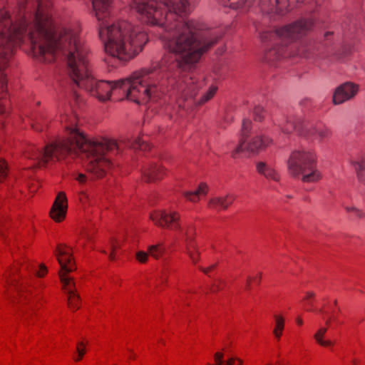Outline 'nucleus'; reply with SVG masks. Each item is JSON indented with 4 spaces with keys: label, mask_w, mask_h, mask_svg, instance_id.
<instances>
[{
    "label": "nucleus",
    "mask_w": 365,
    "mask_h": 365,
    "mask_svg": "<svg viewBox=\"0 0 365 365\" xmlns=\"http://www.w3.org/2000/svg\"><path fill=\"white\" fill-rule=\"evenodd\" d=\"M229 6L233 9H241L243 10V0H240L237 2H231Z\"/></svg>",
    "instance_id": "nucleus-37"
},
{
    "label": "nucleus",
    "mask_w": 365,
    "mask_h": 365,
    "mask_svg": "<svg viewBox=\"0 0 365 365\" xmlns=\"http://www.w3.org/2000/svg\"><path fill=\"white\" fill-rule=\"evenodd\" d=\"M260 279H261V273H259L258 276L254 279H252L250 277H248L247 279V283H246V289H250V284H251L252 280H253V281L256 282L257 284H259L260 282Z\"/></svg>",
    "instance_id": "nucleus-36"
},
{
    "label": "nucleus",
    "mask_w": 365,
    "mask_h": 365,
    "mask_svg": "<svg viewBox=\"0 0 365 365\" xmlns=\"http://www.w3.org/2000/svg\"><path fill=\"white\" fill-rule=\"evenodd\" d=\"M150 217L156 225L179 232L185 242L187 254L195 264L198 259L199 252L193 242V228L191 226H187L186 228L182 227L180 214L176 211L160 210L151 213Z\"/></svg>",
    "instance_id": "nucleus-3"
},
{
    "label": "nucleus",
    "mask_w": 365,
    "mask_h": 365,
    "mask_svg": "<svg viewBox=\"0 0 365 365\" xmlns=\"http://www.w3.org/2000/svg\"><path fill=\"white\" fill-rule=\"evenodd\" d=\"M331 34H332V32H327L325 34V37L327 38V37H328V36L331 35Z\"/></svg>",
    "instance_id": "nucleus-46"
},
{
    "label": "nucleus",
    "mask_w": 365,
    "mask_h": 365,
    "mask_svg": "<svg viewBox=\"0 0 365 365\" xmlns=\"http://www.w3.org/2000/svg\"><path fill=\"white\" fill-rule=\"evenodd\" d=\"M314 297V293L312 292H309L307 293L306 297L304 298V300L307 301V305L309 307V308L307 309L308 311H313L312 309V303L309 300L311 298H313Z\"/></svg>",
    "instance_id": "nucleus-35"
},
{
    "label": "nucleus",
    "mask_w": 365,
    "mask_h": 365,
    "mask_svg": "<svg viewBox=\"0 0 365 365\" xmlns=\"http://www.w3.org/2000/svg\"><path fill=\"white\" fill-rule=\"evenodd\" d=\"M217 87L216 86H211L208 91L205 93L199 100H195V103L197 105H202L210 101L216 93Z\"/></svg>",
    "instance_id": "nucleus-22"
},
{
    "label": "nucleus",
    "mask_w": 365,
    "mask_h": 365,
    "mask_svg": "<svg viewBox=\"0 0 365 365\" xmlns=\"http://www.w3.org/2000/svg\"><path fill=\"white\" fill-rule=\"evenodd\" d=\"M131 357L134 359L135 357V355H131Z\"/></svg>",
    "instance_id": "nucleus-51"
},
{
    "label": "nucleus",
    "mask_w": 365,
    "mask_h": 365,
    "mask_svg": "<svg viewBox=\"0 0 365 365\" xmlns=\"http://www.w3.org/2000/svg\"><path fill=\"white\" fill-rule=\"evenodd\" d=\"M358 180L365 184V155H361L351 160Z\"/></svg>",
    "instance_id": "nucleus-16"
},
{
    "label": "nucleus",
    "mask_w": 365,
    "mask_h": 365,
    "mask_svg": "<svg viewBox=\"0 0 365 365\" xmlns=\"http://www.w3.org/2000/svg\"><path fill=\"white\" fill-rule=\"evenodd\" d=\"M101 252L105 253V254L106 253V252L104 250H101Z\"/></svg>",
    "instance_id": "nucleus-50"
},
{
    "label": "nucleus",
    "mask_w": 365,
    "mask_h": 365,
    "mask_svg": "<svg viewBox=\"0 0 365 365\" xmlns=\"http://www.w3.org/2000/svg\"><path fill=\"white\" fill-rule=\"evenodd\" d=\"M47 121L45 120L44 116L40 115L32 123L31 126L36 131L43 130V126L46 125Z\"/></svg>",
    "instance_id": "nucleus-24"
},
{
    "label": "nucleus",
    "mask_w": 365,
    "mask_h": 365,
    "mask_svg": "<svg viewBox=\"0 0 365 365\" xmlns=\"http://www.w3.org/2000/svg\"><path fill=\"white\" fill-rule=\"evenodd\" d=\"M77 118L74 115H63L67 136L47 144L43 148H37L30 144L24 151L26 158L34 160L36 166H45L50 160H61L68 155L81 153L86 158V168L96 178L103 177L111 168L110 158L120 150L115 140L106 138L88 139L76 128Z\"/></svg>",
    "instance_id": "nucleus-1"
},
{
    "label": "nucleus",
    "mask_w": 365,
    "mask_h": 365,
    "mask_svg": "<svg viewBox=\"0 0 365 365\" xmlns=\"http://www.w3.org/2000/svg\"><path fill=\"white\" fill-rule=\"evenodd\" d=\"M313 26L312 20L303 18L274 31H264L262 38L265 40L267 35L269 34L277 36L282 39L294 41L306 35L312 29Z\"/></svg>",
    "instance_id": "nucleus-7"
},
{
    "label": "nucleus",
    "mask_w": 365,
    "mask_h": 365,
    "mask_svg": "<svg viewBox=\"0 0 365 365\" xmlns=\"http://www.w3.org/2000/svg\"><path fill=\"white\" fill-rule=\"evenodd\" d=\"M330 323H331V318H329L327 321H326V324L327 326H329L330 325Z\"/></svg>",
    "instance_id": "nucleus-45"
},
{
    "label": "nucleus",
    "mask_w": 365,
    "mask_h": 365,
    "mask_svg": "<svg viewBox=\"0 0 365 365\" xmlns=\"http://www.w3.org/2000/svg\"><path fill=\"white\" fill-rule=\"evenodd\" d=\"M296 322L299 325H302L303 324V321L301 318H297Z\"/></svg>",
    "instance_id": "nucleus-43"
},
{
    "label": "nucleus",
    "mask_w": 365,
    "mask_h": 365,
    "mask_svg": "<svg viewBox=\"0 0 365 365\" xmlns=\"http://www.w3.org/2000/svg\"><path fill=\"white\" fill-rule=\"evenodd\" d=\"M251 121L247 119V118H245L243 119L242 120V129H241V139H245L246 138L247 136V134L249 133L250 132V128H251Z\"/></svg>",
    "instance_id": "nucleus-25"
},
{
    "label": "nucleus",
    "mask_w": 365,
    "mask_h": 365,
    "mask_svg": "<svg viewBox=\"0 0 365 365\" xmlns=\"http://www.w3.org/2000/svg\"><path fill=\"white\" fill-rule=\"evenodd\" d=\"M264 32H262L261 34H260V38L262 40V41L263 42H267V41H272V40H279V41H287L285 42V44H287V42H289L291 41L290 40H287V39H282L280 38L279 36H272V35H267V37L265 38V40H263L262 38V35L264 34Z\"/></svg>",
    "instance_id": "nucleus-34"
},
{
    "label": "nucleus",
    "mask_w": 365,
    "mask_h": 365,
    "mask_svg": "<svg viewBox=\"0 0 365 365\" xmlns=\"http://www.w3.org/2000/svg\"><path fill=\"white\" fill-rule=\"evenodd\" d=\"M22 269L25 270H30V269L32 270V272L36 274L38 277H43L46 273L47 269L46 267L43 265H41L40 267V269L37 271L36 269L31 267L29 264L26 263L22 265Z\"/></svg>",
    "instance_id": "nucleus-26"
},
{
    "label": "nucleus",
    "mask_w": 365,
    "mask_h": 365,
    "mask_svg": "<svg viewBox=\"0 0 365 365\" xmlns=\"http://www.w3.org/2000/svg\"><path fill=\"white\" fill-rule=\"evenodd\" d=\"M165 248L163 243H158L148 246V252L144 251H139L136 253V259L141 263H145L148 259V255L158 259L165 253Z\"/></svg>",
    "instance_id": "nucleus-12"
},
{
    "label": "nucleus",
    "mask_w": 365,
    "mask_h": 365,
    "mask_svg": "<svg viewBox=\"0 0 365 365\" xmlns=\"http://www.w3.org/2000/svg\"><path fill=\"white\" fill-rule=\"evenodd\" d=\"M207 192V186L205 183H200L198 187L193 191L183 192V196L189 201L197 202L201 195H205Z\"/></svg>",
    "instance_id": "nucleus-17"
},
{
    "label": "nucleus",
    "mask_w": 365,
    "mask_h": 365,
    "mask_svg": "<svg viewBox=\"0 0 365 365\" xmlns=\"http://www.w3.org/2000/svg\"><path fill=\"white\" fill-rule=\"evenodd\" d=\"M7 283L9 284L11 286H13L15 289L16 290L18 294L19 295V297L21 300L24 298L26 299V297H24V289L25 286L24 283H19L18 279L16 278L7 279Z\"/></svg>",
    "instance_id": "nucleus-23"
},
{
    "label": "nucleus",
    "mask_w": 365,
    "mask_h": 365,
    "mask_svg": "<svg viewBox=\"0 0 365 365\" xmlns=\"http://www.w3.org/2000/svg\"><path fill=\"white\" fill-rule=\"evenodd\" d=\"M6 81L4 76L1 77L0 81V115L4 117L7 114L6 106Z\"/></svg>",
    "instance_id": "nucleus-18"
},
{
    "label": "nucleus",
    "mask_w": 365,
    "mask_h": 365,
    "mask_svg": "<svg viewBox=\"0 0 365 365\" xmlns=\"http://www.w3.org/2000/svg\"><path fill=\"white\" fill-rule=\"evenodd\" d=\"M73 98L75 99V101H78V95L77 94V93H76V92H75V91L73 92Z\"/></svg>",
    "instance_id": "nucleus-42"
},
{
    "label": "nucleus",
    "mask_w": 365,
    "mask_h": 365,
    "mask_svg": "<svg viewBox=\"0 0 365 365\" xmlns=\"http://www.w3.org/2000/svg\"><path fill=\"white\" fill-rule=\"evenodd\" d=\"M264 109L261 106H255L253 110L255 120L260 121L263 118Z\"/></svg>",
    "instance_id": "nucleus-30"
},
{
    "label": "nucleus",
    "mask_w": 365,
    "mask_h": 365,
    "mask_svg": "<svg viewBox=\"0 0 365 365\" xmlns=\"http://www.w3.org/2000/svg\"><path fill=\"white\" fill-rule=\"evenodd\" d=\"M274 319H275V328H274V329L283 330V329H284V321L283 317H281V316L275 315L274 316Z\"/></svg>",
    "instance_id": "nucleus-33"
},
{
    "label": "nucleus",
    "mask_w": 365,
    "mask_h": 365,
    "mask_svg": "<svg viewBox=\"0 0 365 365\" xmlns=\"http://www.w3.org/2000/svg\"><path fill=\"white\" fill-rule=\"evenodd\" d=\"M351 363L353 364V365H356L357 363V361L354 359H352Z\"/></svg>",
    "instance_id": "nucleus-47"
},
{
    "label": "nucleus",
    "mask_w": 365,
    "mask_h": 365,
    "mask_svg": "<svg viewBox=\"0 0 365 365\" xmlns=\"http://www.w3.org/2000/svg\"><path fill=\"white\" fill-rule=\"evenodd\" d=\"M113 0H92L99 22V37L106 53L121 61H128L142 50L148 41L146 34L138 26L125 20L110 22Z\"/></svg>",
    "instance_id": "nucleus-2"
},
{
    "label": "nucleus",
    "mask_w": 365,
    "mask_h": 365,
    "mask_svg": "<svg viewBox=\"0 0 365 365\" xmlns=\"http://www.w3.org/2000/svg\"><path fill=\"white\" fill-rule=\"evenodd\" d=\"M143 173L147 182H153L161 179L165 174V170L160 165L150 164L144 168Z\"/></svg>",
    "instance_id": "nucleus-14"
},
{
    "label": "nucleus",
    "mask_w": 365,
    "mask_h": 365,
    "mask_svg": "<svg viewBox=\"0 0 365 365\" xmlns=\"http://www.w3.org/2000/svg\"><path fill=\"white\" fill-rule=\"evenodd\" d=\"M56 255L61 266V271L59 273V276L63 289L68 295V306L71 309H78L80 297L75 289V282L73 278L66 275L67 273L75 269L71 249L63 245H58L56 248Z\"/></svg>",
    "instance_id": "nucleus-6"
},
{
    "label": "nucleus",
    "mask_w": 365,
    "mask_h": 365,
    "mask_svg": "<svg viewBox=\"0 0 365 365\" xmlns=\"http://www.w3.org/2000/svg\"><path fill=\"white\" fill-rule=\"evenodd\" d=\"M224 354L221 352H217L214 355L216 365H242V361L236 357H230L227 360L223 359Z\"/></svg>",
    "instance_id": "nucleus-19"
},
{
    "label": "nucleus",
    "mask_w": 365,
    "mask_h": 365,
    "mask_svg": "<svg viewBox=\"0 0 365 365\" xmlns=\"http://www.w3.org/2000/svg\"><path fill=\"white\" fill-rule=\"evenodd\" d=\"M327 331V327H321L317 330V331L314 334V338L317 344L322 346H331L334 344V342L331 340H325L324 339V335Z\"/></svg>",
    "instance_id": "nucleus-20"
},
{
    "label": "nucleus",
    "mask_w": 365,
    "mask_h": 365,
    "mask_svg": "<svg viewBox=\"0 0 365 365\" xmlns=\"http://www.w3.org/2000/svg\"><path fill=\"white\" fill-rule=\"evenodd\" d=\"M311 49V46H302L300 49H299L297 52V55L303 56L304 58H311L312 55L309 53V50Z\"/></svg>",
    "instance_id": "nucleus-32"
},
{
    "label": "nucleus",
    "mask_w": 365,
    "mask_h": 365,
    "mask_svg": "<svg viewBox=\"0 0 365 365\" xmlns=\"http://www.w3.org/2000/svg\"><path fill=\"white\" fill-rule=\"evenodd\" d=\"M273 332L275 336L277 339H279L282 335V330L274 329Z\"/></svg>",
    "instance_id": "nucleus-41"
},
{
    "label": "nucleus",
    "mask_w": 365,
    "mask_h": 365,
    "mask_svg": "<svg viewBox=\"0 0 365 365\" xmlns=\"http://www.w3.org/2000/svg\"><path fill=\"white\" fill-rule=\"evenodd\" d=\"M67 207L68 205L66 194L63 192H60L57 195L50 211L51 218L56 222L62 221L66 217Z\"/></svg>",
    "instance_id": "nucleus-10"
},
{
    "label": "nucleus",
    "mask_w": 365,
    "mask_h": 365,
    "mask_svg": "<svg viewBox=\"0 0 365 365\" xmlns=\"http://www.w3.org/2000/svg\"><path fill=\"white\" fill-rule=\"evenodd\" d=\"M126 145L134 150H146L150 148V145L147 142L140 138H135L133 140H128Z\"/></svg>",
    "instance_id": "nucleus-21"
},
{
    "label": "nucleus",
    "mask_w": 365,
    "mask_h": 365,
    "mask_svg": "<svg viewBox=\"0 0 365 365\" xmlns=\"http://www.w3.org/2000/svg\"><path fill=\"white\" fill-rule=\"evenodd\" d=\"M8 174V168L6 162L0 159V182L6 178Z\"/></svg>",
    "instance_id": "nucleus-29"
},
{
    "label": "nucleus",
    "mask_w": 365,
    "mask_h": 365,
    "mask_svg": "<svg viewBox=\"0 0 365 365\" xmlns=\"http://www.w3.org/2000/svg\"><path fill=\"white\" fill-rule=\"evenodd\" d=\"M86 344L84 342L81 341L77 344L76 352L78 353V357L74 358L76 361H80L86 353Z\"/></svg>",
    "instance_id": "nucleus-27"
},
{
    "label": "nucleus",
    "mask_w": 365,
    "mask_h": 365,
    "mask_svg": "<svg viewBox=\"0 0 365 365\" xmlns=\"http://www.w3.org/2000/svg\"><path fill=\"white\" fill-rule=\"evenodd\" d=\"M334 304L336 306L337 304V301L336 300H334Z\"/></svg>",
    "instance_id": "nucleus-49"
},
{
    "label": "nucleus",
    "mask_w": 365,
    "mask_h": 365,
    "mask_svg": "<svg viewBox=\"0 0 365 365\" xmlns=\"http://www.w3.org/2000/svg\"><path fill=\"white\" fill-rule=\"evenodd\" d=\"M83 237H84L86 240L90 241V240H91V239H92V235H91L90 232H87V231H86V232L83 234Z\"/></svg>",
    "instance_id": "nucleus-39"
},
{
    "label": "nucleus",
    "mask_w": 365,
    "mask_h": 365,
    "mask_svg": "<svg viewBox=\"0 0 365 365\" xmlns=\"http://www.w3.org/2000/svg\"><path fill=\"white\" fill-rule=\"evenodd\" d=\"M257 172L264 176L266 179L278 182L280 180V175L275 168L269 163L264 161L256 163Z\"/></svg>",
    "instance_id": "nucleus-13"
},
{
    "label": "nucleus",
    "mask_w": 365,
    "mask_h": 365,
    "mask_svg": "<svg viewBox=\"0 0 365 365\" xmlns=\"http://www.w3.org/2000/svg\"><path fill=\"white\" fill-rule=\"evenodd\" d=\"M165 275V273L164 272L162 273V276H161V280L162 282H164V281H166L167 280V277Z\"/></svg>",
    "instance_id": "nucleus-44"
},
{
    "label": "nucleus",
    "mask_w": 365,
    "mask_h": 365,
    "mask_svg": "<svg viewBox=\"0 0 365 365\" xmlns=\"http://www.w3.org/2000/svg\"><path fill=\"white\" fill-rule=\"evenodd\" d=\"M109 247L110 249V254L109 255V258L110 260H114V252L118 247V244L114 239H110L109 242Z\"/></svg>",
    "instance_id": "nucleus-31"
},
{
    "label": "nucleus",
    "mask_w": 365,
    "mask_h": 365,
    "mask_svg": "<svg viewBox=\"0 0 365 365\" xmlns=\"http://www.w3.org/2000/svg\"><path fill=\"white\" fill-rule=\"evenodd\" d=\"M287 48L284 46L274 45L264 53V60L267 62H274L279 60L281 58L288 56Z\"/></svg>",
    "instance_id": "nucleus-15"
},
{
    "label": "nucleus",
    "mask_w": 365,
    "mask_h": 365,
    "mask_svg": "<svg viewBox=\"0 0 365 365\" xmlns=\"http://www.w3.org/2000/svg\"><path fill=\"white\" fill-rule=\"evenodd\" d=\"M358 92L357 85L346 82L338 86L333 95V103L339 105L351 99Z\"/></svg>",
    "instance_id": "nucleus-9"
},
{
    "label": "nucleus",
    "mask_w": 365,
    "mask_h": 365,
    "mask_svg": "<svg viewBox=\"0 0 365 365\" xmlns=\"http://www.w3.org/2000/svg\"><path fill=\"white\" fill-rule=\"evenodd\" d=\"M75 179L81 184H83L86 182L87 176L83 173H78L75 177Z\"/></svg>",
    "instance_id": "nucleus-38"
},
{
    "label": "nucleus",
    "mask_w": 365,
    "mask_h": 365,
    "mask_svg": "<svg viewBox=\"0 0 365 365\" xmlns=\"http://www.w3.org/2000/svg\"><path fill=\"white\" fill-rule=\"evenodd\" d=\"M235 200V196L227 193L223 196H215L208 201V207L212 210L220 211L227 210Z\"/></svg>",
    "instance_id": "nucleus-11"
},
{
    "label": "nucleus",
    "mask_w": 365,
    "mask_h": 365,
    "mask_svg": "<svg viewBox=\"0 0 365 365\" xmlns=\"http://www.w3.org/2000/svg\"><path fill=\"white\" fill-rule=\"evenodd\" d=\"M344 209L348 212H353L354 214V215L359 218L365 217V213L362 210L356 208V207L345 206Z\"/></svg>",
    "instance_id": "nucleus-28"
},
{
    "label": "nucleus",
    "mask_w": 365,
    "mask_h": 365,
    "mask_svg": "<svg viewBox=\"0 0 365 365\" xmlns=\"http://www.w3.org/2000/svg\"><path fill=\"white\" fill-rule=\"evenodd\" d=\"M281 132L289 135L296 131L299 135L309 139L316 140L321 143L331 138L332 131L325 124L319 122L317 123H305L299 117L288 115L283 117L279 123Z\"/></svg>",
    "instance_id": "nucleus-4"
},
{
    "label": "nucleus",
    "mask_w": 365,
    "mask_h": 365,
    "mask_svg": "<svg viewBox=\"0 0 365 365\" xmlns=\"http://www.w3.org/2000/svg\"><path fill=\"white\" fill-rule=\"evenodd\" d=\"M214 267H215V265H212V266H210V267H209L208 268H206V269H204V268L200 267V269H201L204 273H205V274H208V272H209L210 270L213 269H214Z\"/></svg>",
    "instance_id": "nucleus-40"
},
{
    "label": "nucleus",
    "mask_w": 365,
    "mask_h": 365,
    "mask_svg": "<svg viewBox=\"0 0 365 365\" xmlns=\"http://www.w3.org/2000/svg\"><path fill=\"white\" fill-rule=\"evenodd\" d=\"M272 143V140L271 138L262 135H256L251 138L247 137L245 139H240L239 145L232 152V156L237 158L238 154L244 151L257 154Z\"/></svg>",
    "instance_id": "nucleus-8"
},
{
    "label": "nucleus",
    "mask_w": 365,
    "mask_h": 365,
    "mask_svg": "<svg viewBox=\"0 0 365 365\" xmlns=\"http://www.w3.org/2000/svg\"><path fill=\"white\" fill-rule=\"evenodd\" d=\"M218 288H212V292H215Z\"/></svg>",
    "instance_id": "nucleus-48"
},
{
    "label": "nucleus",
    "mask_w": 365,
    "mask_h": 365,
    "mask_svg": "<svg viewBox=\"0 0 365 365\" xmlns=\"http://www.w3.org/2000/svg\"><path fill=\"white\" fill-rule=\"evenodd\" d=\"M315 154L307 150L292 151L287 160V169L290 175L298 177L302 175V181L314 182L321 179L320 172L315 169Z\"/></svg>",
    "instance_id": "nucleus-5"
}]
</instances>
